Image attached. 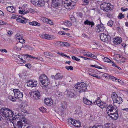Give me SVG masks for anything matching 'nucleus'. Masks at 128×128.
Here are the masks:
<instances>
[{"mask_svg":"<svg viewBox=\"0 0 128 128\" xmlns=\"http://www.w3.org/2000/svg\"><path fill=\"white\" fill-rule=\"evenodd\" d=\"M58 33L59 34H60L62 35H64L66 34L65 32L64 31L60 32H58Z\"/></svg>","mask_w":128,"mask_h":128,"instance_id":"6e6d98bb","label":"nucleus"},{"mask_svg":"<svg viewBox=\"0 0 128 128\" xmlns=\"http://www.w3.org/2000/svg\"><path fill=\"white\" fill-rule=\"evenodd\" d=\"M88 74L93 77H96L97 79H99L100 78V76H98L95 74H93L92 73H88Z\"/></svg>","mask_w":128,"mask_h":128,"instance_id":"cd10ccee","label":"nucleus"},{"mask_svg":"<svg viewBox=\"0 0 128 128\" xmlns=\"http://www.w3.org/2000/svg\"><path fill=\"white\" fill-rule=\"evenodd\" d=\"M54 45L58 46H63V42H57L54 43Z\"/></svg>","mask_w":128,"mask_h":128,"instance_id":"393cba45","label":"nucleus"},{"mask_svg":"<svg viewBox=\"0 0 128 128\" xmlns=\"http://www.w3.org/2000/svg\"><path fill=\"white\" fill-rule=\"evenodd\" d=\"M40 110L42 112H45L46 111V109L44 107H42L39 108Z\"/></svg>","mask_w":128,"mask_h":128,"instance_id":"49530a36","label":"nucleus"},{"mask_svg":"<svg viewBox=\"0 0 128 128\" xmlns=\"http://www.w3.org/2000/svg\"><path fill=\"white\" fill-rule=\"evenodd\" d=\"M13 91L14 94V96H16V98H21L23 97V94L22 93L20 92L18 89H14Z\"/></svg>","mask_w":128,"mask_h":128,"instance_id":"9b49d317","label":"nucleus"},{"mask_svg":"<svg viewBox=\"0 0 128 128\" xmlns=\"http://www.w3.org/2000/svg\"><path fill=\"white\" fill-rule=\"evenodd\" d=\"M121 10L123 12H124L128 10V8H126L125 9H124L123 8H121Z\"/></svg>","mask_w":128,"mask_h":128,"instance_id":"052dcab7","label":"nucleus"},{"mask_svg":"<svg viewBox=\"0 0 128 128\" xmlns=\"http://www.w3.org/2000/svg\"><path fill=\"white\" fill-rule=\"evenodd\" d=\"M65 68L67 69L68 70H73V68L72 66H66L65 67Z\"/></svg>","mask_w":128,"mask_h":128,"instance_id":"c03bdc74","label":"nucleus"},{"mask_svg":"<svg viewBox=\"0 0 128 128\" xmlns=\"http://www.w3.org/2000/svg\"><path fill=\"white\" fill-rule=\"evenodd\" d=\"M72 59L74 60H76L78 62L80 60V59H78L75 56H72Z\"/></svg>","mask_w":128,"mask_h":128,"instance_id":"a19ab883","label":"nucleus"},{"mask_svg":"<svg viewBox=\"0 0 128 128\" xmlns=\"http://www.w3.org/2000/svg\"><path fill=\"white\" fill-rule=\"evenodd\" d=\"M0 50L2 52H7L6 50L5 49H0Z\"/></svg>","mask_w":128,"mask_h":128,"instance_id":"e2e57ef3","label":"nucleus"},{"mask_svg":"<svg viewBox=\"0 0 128 128\" xmlns=\"http://www.w3.org/2000/svg\"><path fill=\"white\" fill-rule=\"evenodd\" d=\"M25 66L29 69L31 67V66L30 64H26L25 65Z\"/></svg>","mask_w":128,"mask_h":128,"instance_id":"864d4df0","label":"nucleus"},{"mask_svg":"<svg viewBox=\"0 0 128 128\" xmlns=\"http://www.w3.org/2000/svg\"><path fill=\"white\" fill-rule=\"evenodd\" d=\"M105 126L107 128H114L115 125L112 123H107L104 124Z\"/></svg>","mask_w":128,"mask_h":128,"instance_id":"aec40b11","label":"nucleus"},{"mask_svg":"<svg viewBox=\"0 0 128 128\" xmlns=\"http://www.w3.org/2000/svg\"><path fill=\"white\" fill-rule=\"evenodd\" d=\"M116 108L117 109V108H114L112 106V105H109L106 108V112L108 116H110V113L112 112H114L116 110Z\"/></svg>","mask_w":128,"mask_h":128,"instance_id":"ddd939ff","label":"nucleus"},{"mask_svg":"<svg viewBox=\"0 0 128 128\" xmlns=\"http://www.w3.org/2000/svg\"><path fill=\"white\" fill-rule=\"evenodd\" d=\"M67 95L68 97L72 98L74 97V92H72L68 91L67 93Z\"/></svg>","mask_w":128,"mask_h":128,"instance_id":"b1692460","label":"nucleus"},{"mask_svg":"<svg viewBox=\"0 0 128 128\" xmlns=\"http://www.w3.org/2000/svg\"><path fill=\"white\" fill-rule=\"evenodd\" d=\"M25 54H24L23 55L20 54L18 56V57L20 58L22 61L23 59L24 58V59L25 58Z\"/></svg>","mask_w":128,"mask_h":128,"instance_id":"4c0bfd02","label":"nucleus"},{"mask_svg":"<svg viewBox=\"0 0 128 128\" xmlns=\"http://www.w3.org/2000/svg\"><path fill=\"white\" fill-rule=\"evenodd\" d=\"M75 120L73 119L72 118H69L68 120V122L71 123L72 124H74V122Z\"/></svg>","mask_w":128,"mask_h":128,"instance_id":"e433bc0d","label":"nucleus"},{"mask_svg":"<svg viewBox=\"0 0 128 128\" xmlns=\"http://www.w3.org/2000/svg\"><path fill=\"white\" fill-rule=\"evenodd\" d=\"M108 105L106 104V103L105 102H104V104L102 106H99V107L102 109L103 108H106L107 106Z\"/></svg>","mask_w":128,"mask_h":128,"instance_id":"79ce46f5","label":"nucleus"},{"mask_svg":"<svg viewBox=\"0 0 128 128\" xmlns=\"http://www.w3.org/2000/svg\"><path fill=\"white\" fill-rule=\"evenodd\" d=\"M38 0H30V2L33 4H35L36 6L38 5Z\"/></svg>","mask_w":128,"mask_h":128,"instance_id":"2f4dec72","label":"nucleus"},{"mask_svg":"<svg viewBox=\"0 0 128 128\" xmlns=\"http://www.w3.org/2000/svg\"><path fill=\"white\" fill-rule=\"evenodd\" d=\"M51 77L52 78H54L56 80H58V79H62L64 77V76L63 75L61 76L60 73H58L55 76L54 75L51 76Z\"/></svg>","mask_w":128,"mask_h":128,"instance_id":"2eb2a0df","label":"nucleus"},{"mask_svg":"<svg viewBox=\"0 0 128 128\" xmlns=\"http://www.w3.org/2000/svg\"><path fill=\"white\" fill-rule=\"evenodd\" d=\"M113 40L114 44L115 45L120 44L122 41L121 38L118 37L116 38H114Z\"/></svg>","mask_w":128,"mask_h":128,"instance_id":"a211bd4d","label":"nucleus"},{"mask_svg":"<svg viewBox=\"0 0 128 128\" xmlns=\"http://www.w3.org/2000/svg\"><path fill=\"white\" fill-rule=\"evenodd\" d=\"M76 2H73L71 0H66L64 1V6L68 9H72L74 8Z\"/></svg>","mask_w":128,"mask_h":128,"instance_id":"39448f33","label":"nucleus"},{"mask_svg":"<svg viewBox=\"0 0 128 128\" xmlns=\"http://www.w3.org/2000/svg\"><path fill=\"white\" fill-rule=\"evenodd\" d=\"M27 86L31 87H36L38 84L37 81L33 80H29L27 83Z\"/></svg>","mask_w":128,"mask_h":128,"instance_id":"f8f14e48","label":"nucleus"},{"mask_svg":"<svg viewBox=\"0 0 128 128\" xmlns=\"http://www.w3.org/2000/svg\"><path fill=\"white\" fill-rule=\"evenodd\" d=\"M8 99L12 102H14L15 101L16 99V96H14L11 95L8 96Z\"/></svg>","mask_w":128,"mask_h":128,"instance_id":"4be33fe9","label":"nucleus"},{"mask_svg":"<svg viewBox=\"0 0 128 128\" xmlns=\"http://www.w3.org/2000/svg\"><path fill=\"white\" fill-rule=\"evenodd\" d=\"M40 82L42 83V85L46 86L49 84V79L45 74H42L40 76Z\"/></svg>","mask_w":128,"mask_h":128,"instance_id":"6e6552de","label":"nucleus"},{"mask_svg":"<svg viewBox=\"0 0 128 128\" xmlns=\"http://www.w3.org/2000/svg\"><path fill=\"white\" fill-rule=\"evenodd\" d=\"M112 6H113L110 3L104 2L101 4L100 8L104 11L107 12L109 10H112L111 6L112 7Z\"/></svg>","mask_w":128,"mask_h":128,"instance_id":"1a4fd4ad","label":"nucleus"},{"mask_svg":"<svg viewBox=\"0 0 128 128\" xmlns=\"http://www.w3.org/2000/svg\"><path fill=\"white\" fill-rule=\"evenodd\" d=\"M73 88L75 92H78L80 93L82 92H84L86 90L87 85L83 82L78 83L74 85Z\"/></svg>","mask_w":128,"mask_h":128,"instance_id":"7ed1b4c3","label":"nucleus"},{"mask_svg":"<svg viewBox=\"0 0 128 128\" xmlns=\"http://www.w3.org/2000/svg\"><path fill=\"white\" fill-rule=\"evenodd\" d=\"M45 2L44 0H38V5H39L40 6H44V4Z\"/></svg>","mask_w":128,"mask_h":128,"instance_id":"a878e982","label":"nucleus"},{"mask_svg":"<svg viewBox=\"0 0 128 128\" xmlns=\"http://www.w3.org/2000/svg\"><path fill=\"white\" fill-rule=\"evenodd\" d=\"M83 2L87 4L89 2V0H82Z\"/></svg>","mask_w":128,"mask_h":128,"instance_id":"4d7b16f0","label":"nucleus"},{"mask_svg":"<svg viewBox=\"0 0 128 128\" xmlns=\"http://www.w3.org/2000/svg\"><path fill=\"white\" fill-rule=\"evenodd\" d=\"M74 124H73L74 126L77 127H78V125H76V124H79V122H78L76 120H75L74 121Z\"/></svg>","mask_w":128,"mask_h":128,"instance_id":"09e8293b","label":"nucleus"},{"mask_svg":"<svg viewBox=\"0 0 128 128\" xmlns=\"http://www.w3.org/2000/svg\"><path fill=\"white\" fill-rule=\"evenodd\" d=\"M18 44H17V45H16V46L15 47V48L16 49L18 50L19 51L21 50V46L20 47H19L18 46ZM22 46V45H21Z\"/></svg>","mask_w":128,"mask_h":128,"instance_id":"a18cd8bd","label":"nucleus"},{"mask_svg":"<svg viewBox=\"0 0 128 128\" xmlns=\"http://www.w3.org/2000/svg\"><path fill=\"white\" fill-rule=\"evenodd\" d=\"M42 20L44 22H46L48 23V19L44 17L42 18Z\"/></svg>","mask_w":128,"mask_h":128,"instance_id":"58836bf2","label":"nucleus"},{"mask_svg":"<svg viewBox=\"0 0 128 128\" xmlns=\"http://www.w3.org/2000/svg\"><path fill=\"white\" fill-rule=\"evenodd\" d=\"M112 97L114 106L116 107V108L118 107H119L120 104L122 102V98L117 96L115 92H113L112 95Z\"/></svg>","mask_w":128,"mask_h":128,"instance_id":"20e7f679","label":"nucleus"},{"mask_svg":"<svg viewBox=\"0 0 128 128\" xmlns=\"http://www.w3.org/2000/svg\"><path fill=\"white\" fill-rule=\"evenodd\" d=\"M82 36L85 38H88V36L86 35L85 34H82Z\"/></svg>","mask_w":128,"mask_h":128,"instance_id":"338daca9","label":"nucleus"},{"mask_svg":"<svg viewBox=\"0 0 128 128\" xmlns=\"http://www.w3.org/2000/svg\"><path fill=\"white\" fill-rule=\"evenodd\" d=\"M50 53L48 52H44V54L48 56H50Z\"/></svg>","mask_w":128,"mask_h":128,"instance_id":"bf43d9fd","label":"nucleus"},{"mask_svg":"<svg viewBox=\"0 0 128 128\" xmlns=\"http://www.w3.org/2000/svg\"><path fill=\"white\" fill-rule=\"evenodd\" d=\"M64 24L67 26H70L72 25L71 22L68 20H66L64 23Z\"/></svg>","mask_w":128,"mask_h":128,"instance_id":"bb28decb","label":"nucleus"},{"mask_svg":"<svg viewBox=\"0 0 128 128\" xmlns=\"http://www.w3.org/2000/svg\"><path fill=\"white\" fill-rule=\"evenodd\" d=\"M91 53L88 52H87L86 56L90 57V55H91Z\"/></svg>","mask_w":128,"mask_h":128,"instance_id":"0e129e2a","label":"nucleus"},{"mask_svg":"<svg viewBox=\"0 0 128 128\" xmlns=\"http://www.w3.org/2000/svg\"><path fill=\"white\" fill-rule=\"evenodd\" d=\"M124 14H122V13H120L119 14V15L118 16V18L121 19L122 18H124Z\"/></svg>","mask_w":128,"mask_h":128,"instance_id":"37998d69","label":"nucleus"},{"mask_svg":"<svg viewBox=\"0 0 128 128\" xmlns=\"http://www.w3.org/2000/svg\"><path fill=\"white\" fill-rule=\"evenodd\" d=\"M56 94L58 97H60L61 96H64V94L59 92H57L56 93Z\"/></svg>","mask_w":128,"mask_h":128,"instance_id":"473e14b6","label":"nucleus"},{"mask_svg":"<svg viewBox=\"0 0 128 128\" xmlns=\"http://www.w3.org/2000/svg\"><path fill=\"white\" fill-rule=\"evenodd\" d=\"M63 46H69V44L67 42H63Z\"/></svg>","mask_w":128,"mask_h":128,"instance_id":"603ef678","label":"nucleus"},{"mask_svg":"<svg viewBox=\"0 0 128 128\" xmlns=\"http://www.w3.org/2000/svg\"><path fill=\"white\" fill-rule=\"evenodd\" d=\"M17 114L15 113V117L10 120V122L12 123L14 128H22L23 126L22 122L26 123V124L27 122H25L26 120L23 116H17Z\"/></svg>","mask_w":128,"mask_h":128,"instance_id":"f257e3e1","label":"nucleus"},{"mask_svg":"<svg viewBox=\"0 0 128 128\" xmlns=\"http://www.w3.org/2000/svg\"><path fill=\"white\" fill-rule=\"evenodd\" d=\"M0 114L3 116L8 118H14V112H12L10 110L7 108H2L0 110Z\"/></svg>","mask_w":128,"mask_h":128,"instance_id":"f03ea898","label":"nucleus"},{"mask_svg":"<svg viewBox=\"0 0 128 128\" xmlns=\"http://www.w3.org/2000/svg\"><path fill=\"white\" fill-rule=\"evenodd\" d=\"M46 39L51 40L53 38V35H49L48 34H46Z\"/></svg>","mask_w":128,"mask_h":128,"instance_id":"f704fd0d","label":"nucleus"},{"mask_svg":"<svg viewBox=\"0 0 128 128\" xmlns=\"http://www.w3.org/2000/svg\"><path fill=\"white\" fill-rule=\"evenodd\" d=\"M89 71L90 72L89 73H92L93 74H95L96 73V72H95V71L93 69H90Z\"/></svg>","mask_w":128,"mask_h":128,"instance_id":"3c124183","label":"nucleus"},{"mask_svg":"<svg viewBox=\"0 0 128 128\" xmlns=\"http://www.w3.org/2000/svg\"><path fill=\"white\" fill-rule=\"evenodd\" d=\"M77 16L80 18H82L83 16V14L81 12H78L76 13Z\"/></svg>","mask_w":128,"mask_h":128,"instance_id":"8fccbe9b","label":"nucleus"},{"mask_svg":"<svg viewBox=\"0 0 128 128\" xmlns=\"http://www.w3.org/2000/svg\"><path fill=\"white\" fill-rule=\"evenodd\" d=\"M91 66H92V67H94L96 68H99V69H102L103 68L101 67L100 66H98L96 65H91Z\"/></svg>","mask_w":128,"mask_h":128,"instance_id":"de8ad7c7","label":"nucleus"},{"mask_svg":"<svg viewBox=\"0 0 128 128\" xmlns=\"http://www.w3.org/2000/svg\"><path fill=\"white\" fill-rule=\"evenodd\" d=\"M83 102L86 104L88 105L91 104H92L98 105V104L101 103V101L100 100V97H98L97 100H96L94 102L92 103V102L87 99L86 97H84L83 98Z\"/></svg>","mask_w":128,"mask_h":128,"instance_id":"0eeeda50","label":"nucleus"},{"mask_svg":"<svg viewBox=\"0 0 128 128\" xmlns=\"http://www.w3.org/2000/svg\"><path fill=\"white\" fill-rule=\"evenodd\" d=\"M114 23V22L112 20H110L108 22L107 24L108 26H112L113 24Z\"/></svg>","mask_w":128,"mask_h":128,"instance_id":"c9c22d12","label":"nucleus"},{"mask_svg":"<svg viewBox=\"0 0 128 128\" xmlns=\"http://www.w3.org/2000/svg\"><path fill=\"white\" fill-rule=\"evenodd\" d=\"M61 107L63 109H64L66 108L67 107L66 103L65 102H62L61 103Z\"/></svg>","mask_w":128,"mask_h":128,"instance_id":"c85d7f7f","label":"nucleus"},{"mask_svg":"<svg viewBox=\"0 0 128 128\" xmlns=\"http://www.w3.org/2000/svg\"><path fill=\"white\" fill-rule=\"evenodd\" d=\"M50 24L51 25H52L53 24V23L52 22V21L49 20H48V24Z\"/></svg>","mask_w":128,"mask_h":128,"instance_id":"69168bd1","label":"nucleus"},{"mask_svg":"<svg viewBox=\"0 0 128 128\" xmlns=\"http://www.w3.org/2000/svg\"><path fill=\"white\" fill-rule=\"evenodd\" d=\"M108 76H108V77H109L110 79L112 80L113 81H115L116 78V77L111 76H109V75H108Z\"/></svg>","mask_w":128,"mask_h":128,"instance_id":"ea45409f","label":"nucleus"},{"mask_svg":"<svg viewBox=\"0 0 128 128\" xmlns=\"http://www.w3.org/2000/svg\"><path fill=\"white\" fill-rule=\"evenodd\" d=\"M46 34L42 35L41 36V38L43 39H46Z\"/></svg>","mask_w":128,"mask_h":128,"instance_id":"5fc2aeb1","label":"nucleus"},{"mask_svg":"<svg viewBox=\"0 0 128 128\" xmlns=\"http://www.w3.org/2000/svg\"><path fill=\"white\" fill-rule=\"evenodd\" d=\"M33 98L34 99H38L40 98V92L38 90L36 91L33 92Z\"/></svg>","mask_w":128,"mask_h":128,"instance_id":"dca6fc26","label":"nucleus"},{"mask_svg":"<svg viewBox=\"0 0 128 128\" xmlns=\"http://www.w3.org/2000/svg\"><path fill=\"white\" fill-rule=\"evenodd\" d=\"M22 18H17L16 20L18 22H21V21H22Z\"/></svg>","mask_w":128,"mask_h":128,"instance_id":"680f3d73","label":"nucleus"},{"mask_svg":"<svg viewBox=\"0 0 128 128\" xmlns=\"http://www.w3.org/2000/svg\"><path fill=\"white\" fill-rule=\"evenodd\" d=\"M110 117L113 119L116 120L118 117V115L117 110H116L113 113H110Z\"/></svg>","mask_w":128,"mask_h":128,"instance_id":"4468645a","label":"nucleus"},{"mask_svg":"<svg viewBox=\"0 0 128 128\" xmlns=\"http://www.w3.org/2000/svg\"><path fill=\"white\" fill-rule=\"evenodd\" d=\"M6 9L8 11L10 12L14 13L15 12V9L13 6H8L6 7Z\"/></svg>","mask_w":128,"mask_h":128,"instance_id":"412c9836","label":"nucleus"},{"mask_svg":"<svg viewBox=\"0 0 128 128\" xmlns=\"http://www.w3.org/2000/svg\"><path fill=\"white\" fill-rule=\"evenodd\" d=\"M44 102L48 106H52L53 105V101L48 98H46L45 99Z\"/></svg>","mask_w":128,"mask_h":128,"instance_id":"f3484780","label":"nucleus"},{"mask_svg":"<svg viewBox=\"0 0 128 128\" xmlns=\"http://www.w3.org/2000/svg\"><path fill=\"white\" fill-rule=\"evenodd\" d=\"M52 6L53 8L61 9L62 6L63 4V0H52Z\"/></svg>","mask_w":128,"mask_h":128,"instance_id":"423d86ee","label":"nucleus"},{"mask_svg":"<svg viewBox=\"0 0 128 128\" xmlns=\"http://www.w3.org/2000/svg\"><path fill=\"white\" fill-rule=\"evenodd\" d=\"M100 40L103 42H108L111 41V38L109 35H106L104 33L100 34Z\"/></svg>","mask_w":128,"mask_h":128,"instance_id":"9d476101","label":"nucleus"},{"mask_svg":"<svg viewBox=\"0 0 128 128\" xmlns=\"http://www.w3.org/2000/svg\"><path fill=\"white\" fill-rule=\"evenodd\" d=\"M103 60L105 62H109L110 63H112V61L111 60L106 57H104Z\"/></svg>","mask_w":128,"mask_h":128,"instance_id":"7c9ffc66","label":"nucleus"},{"mask_svg":"<svg viewBox=\"0 0 128 128\" xmlns=\"http://www.w3.org/2000/svg\"><path fill=\"white\" fill-rule=\"evenodd\" d=\"M70 20L73 22H75L76 21V19L74 16L72 15L70 16Z\"/></svg>","mask_w":128,"mask_h":128,"instance_id":"72a5a7b5","label":"nucleus"},{"mask_svg":"<svg viewBox=\"0 0 128 128\" xmlns=\"http://www.w3.org/2000/svg\"><path fill=\"white\" fill-rule=\"evenodd\" d=\"M0 16H4V14L3 12L0 10Z\"/></svg>","mask_w":128,"mask_h":128,"instance_id":"774afa93","label":"nucleus"},{"mask_svg":"<svg viewBox=\"0 0 128 128\" xmlns=\"http://www.w3.org/2000/svg\"><path fill=\"white\" fill-rule=\"evenodd\" d=\"M28 9V10L29 12H30V13H32V12H34V10L31 8H29Z\"/></svg>","mask_w":128,"mask_h":128,"instance_id":"13d9d810","label":"nucleus"},{"mask_svg":"<svg viewBox=\"0 0 128 128\" xmlns=\"http://www.w3.org/2000/svg\"><path fill=\"white\" fill-rule=\"evenodd\" d=\"M29 23L32 26H39L40 25V24L39 23L34 21L32 22H29Z\"/></svg>","mask_w":128,"mask_h":128,"instance_id":"5701e85b","label":"nucleus"},{"mask_svg":"<svg viewBox=\"0 0 128 128\" xmlns=\"http://www.w3.org/2000/svg\"><path fill=\"white\" fill-rule=\"evenodd\" d=\"M17 39H18L19 40L20 42L23 44L25 42V41L23 38H18V36L16 37Z\"/></svg>","mask_w":128,"mask_h":128,"instance_id":"c756f323","label":"nucleus"},{"mask_svg":"<svg viewBox=\"0 0 128 128\" xmlns=\"http://www.w3.org/2000/svg\"><path fill=\"white\" fill-rule=\"evenodd\" d=\"M84 23L85 25H91L92 27L94 25V23L93 22L89 21L88 20H86L84 22Z\"/></svg>","mask_w":128,"mask_h":128,"instance_id":"6ab92c4d","label":"nucleus"}]
</instances>
